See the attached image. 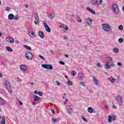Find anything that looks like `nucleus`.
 Listing matches in <instances>:
<instances>
[{"label":"nucleus","instance_id":"nucleus-1","mask_svg":"<svg viewBox=\"0 0 124 124\" xmlns=\"http://www.w3.org/2000/svg\"><path fill=\"white\" fill-rule=\"evenodd\" d=\"M102 28L103 30L105 31H109L111 29L110 25L107 23H104L102 24Z\"/></svg>","mask_w":124,"mask_h":124},{"label":"nucleus","instance_id":"nucleus-2","mask_svg":"<svg viewBox=\"0 0 124 124\" xmlns=\"http://www.w3.org/2000/svg\"><path fill=\"white\" fill-rule=\"evenodd\" d=\"M112 10L114 14H118V12H119V6L116 3L113 4Z\"/></svg>","mask_w":124,"mask_h":124},{"label":"nucleus","instance_id":"nucleus-3","mask_svg":"<svg viewBox=\"0 0 124 124\" xmlns=\"http://www.w3.org/2000/svg\"><path fill=\"white\" fill-rule=\"evenodd\" d=\"M4 85L5 87H6V89L8 91V92L11 93V87L10 86V83L8 82V81L5 80L4 82Z\"/></svg>","mask_w":124,"mask_h":124},{"label":"nucleus","instance_id":"nucleus-4","mask_svg":"<svg viewBox=\"0 0 124 124\" xmlns=\"http://www.w3.org/2000/svg\"><path fill=\"white\" fill-rule=\"evenodd\" d=\"M42 66L43 68H45L46 69H51V70H53V66L51 64H42Z\"/></svg>","mask_w":124,"mask_h":124},{"label":"nucleus","instance_id":"nucleus-5","mask_svg":"<svg viewBox=\"0 0 124 124\" xmlns=\"http://www.w3.org/2000/svg\"><path fill=\"white\" fill-rule=\"evenodd\" d=\"M116 120H117V117L116 115H113L112 116L111 115H108V123H112V121H116Z\"/></svg>","mask_w":124,"mask_h":124},{"label":"nucleus","instance_id":"nucleus-6","mask_svg":"<svg viewBox=\"0 0 124 124\" xmlns=\"http://www.w3.org/2000/svg\"><path fill=\"white\" fill-rule=\"evenodd\" d=\"M25 57L28 60H32V58H33L32 54L30 52H28L25 53Z\"/></svg>","mask_w":124,"mask_h":124},{"label":"nucleus","instance_id":"nucleus-7","mask_svg":"<svg viewBox=\"0 0 124 124\" xmlns=\"http://www.w3.org/2000/svg\"><path fill=\"white\" fill-rule=\"evenodd\" d=\"M116 99L117 102H119L121 104H123V102L124 101V99L123 98V97L121 95L117 96Z\"/></svg>","mask_w":124,"mask_h":124},{"label":"nucleus","instance_id":"nucleus-8","mask_svg":"<svg viewBox=\"0 0 124 124\" xmlns=\"http://www.w3.org/2000/svg\"><path fill=\"white\" fill-rule=\"evenodd\" d=\"M78 77L80 81H83V80H84V78H85V76H84V73L82 72H80L78 75Z\"/></svg>","mask_w":124,"mask_h":124},{"label":"nucleus","instance_id":"nucleus-9","mask_svg":"<svg viewBox=\"0 0 124 124\" xmlns=\"http://www.w3.org/2000/svg\"><path fill=\"white\" fill-rule=\"evenodd\" d=\"M6 41L9 43H14V40L11 37H7L6 38Z\"/></svg>","mask_w":124,"mask_h":124},{"label":"nucleus","instance_id":"nucleus-10","mask_svg":"<svg viewBox=\"0 0 124 124\" xmlns=\"http://www.w3.org/2000/svg\"><path fill=\"white\" fill-rule=\"evenodd\" d=\"M38 35L41 38H44V32L42 31H39L38 32Z\"/></svg>","mask_w":124,"mask_h":124},{"label":"nucleus","instance_id":"nucleus-11","mask_svg":"<svg viewBox=\"0 0 124 124\" xmlns=\"http://www.w3.org/2000/svg\"><path fill=\"white\" fill-rule=\"evenodd\" d=\"M34 18L37 22H39V17L38 16V14L37 12H35L34 14Z\"/></svg>","mask_w":124,"mask_h":124},{"label":"nucleus","instance_id":"nucleus-12","mask_svg":"<svg viewBox=\"0 0 124 124\" xmlns=\"http://www.w3.org/2000/svg\"><path fill=\"white\" fill-rule=\"evenodd\" d=\"M86 9L88 11H89V12H91V13L92 14H95V12L93 10L91 9L90 7H87Z\"/></svg>","mask_w":124,"mask_h":124},{"label":"nucleus","instance_id":"nucleus-13","mask_svg":"<svg viewBox=\"0 0 124 124\" xmlns=\"http://www.w3.org/2000/svg\"><path fill=\"white\" fill-rule=\"evenodd\" d=\"M93 80L95 85H96V86L98 85V84H99L98 80H97V79L95 77H93Z\"/></svg>","mask_w":124,"mask_h":124},{"label":"nucleus","instance_id":"nucleus-14","mask_svg":"<svg viewBox=\"0 0 124 124\" xmlns=\"http://www.w3.org/2000/svg\"><path fill=\"white\" fill-rule=\"evenodd\" d=\"M20 68L21 69V70H23V71H25V70H27V67L25 65L21 64L20 66Z\"/></svg>","mask_w":124,"mask_h":124},{"label":"nucleus","instance_id":"nucleus-15","mask_svg":"<svg viewBox=\"0 0 124 124\" xmlns=\"http://www.w3.org/2000/svg\"><path fill=\"white\" fill-rule=\"evenodd\" d=\"M92 22H93V20H92V19H91V18H88L86 19V23L88 25H92Z\"/></svg>","mask_w":124,"mask_h":124},{"label":"nucleus","instance_id":"nucleus-16","mask_svg":"<svg viewBox=\"0 0 124 124\" xmlns=\"http://www.w3.org/2000/svg\"><path fill=\"white\" fill-rule=\"evenodd\" d=\"M109 63L106 62L105 64V67L106 69H110V66H109Z\"/></svg>","mask_w":124,"mask_h":124},{"label":"nucleus","instance_id":"nucleus-17","mask_svg":"<svg viewBox=\"0 0 124 124\" xmlns=\"http://www.w3.org/2000/svg\"><path fill=\"white\" fill-rule=\"evenodd\" d=\"M33 97L34 101H38L39 100H40V97H38L37 95H34Z\"/></svg>","mask_w":124,"mask_h":124},{"label":"nucleus","instance_id":"nucleus-18","mask_svg":"<svg viewBox=\"0 0 124 124\" xmlns=\"http://www.w3.org/2000/svg\"><path fill=\"white\" fill-rule=\"evenodd\" d=\"M108 79L109 80V81H110V82H111V83H115V82L116 81V79H115V78H114L112 77L110 78H108Z\"/></svg>","mask_w":124,"mask_h":124},{"label":"nucleus","instance_id":"nucleus-19","mask_svg":"<svg viewBox=\"0 0 124 124\" xmlns=\"http://www.w3.org/2000/svg\"><path fill=\"white\" fill-rule=\"evenodd\" d=\"M14 14H11L9 15L8 19L9 20H13V19H14Z\"/></svg>","mask_w":124,"mask_h":124},{"label":"nucleus","instance_id":"nucleus-20","mask_svg":"<svg viewBox=\"0 0 124 124\" xmlns=\"http://www.w3.org/2000/svg\"><path fill=\"white\" fill-rule=\"evenodd\" d=\"M103 0H96V2L98 5H101V3H102Z\"/></svg>","mask_w":124,"mask_h":124},{"label":"nucleus","instance_id":"nucleus-21","mask_svg":"<svg viewBox=\"0 0 124 124\" xmlns=\"http://www.w3.org/2000/svg\"><path fill=\"white\" fill-rule=\"evenodd\" d=\"M0 124H5V117L4 116L2 117V120L0 122Z\"/></svg>","mask_w":124,"mask_h":124},{"label":"nucleus","instance_id":"nucleus-22","mask_svg":"<svg viewBox=\"0 0 124 124\" xmlns=\"http://www.w3.org/2000/svg\"><path fill=\"white\" fill-rule=\"evenodd\" d=\"M6 49L7 50V51H8V52H13V50L12 49V48H11V47H10V46H6Z\"/></svg>","mask_w":124,"mask_h":124},{"label":"nucleus","instance_id":"nucleus-23","mask_svg":"<svg viewBox=\"0 0 124 124\" xmlns=\"http://www.w3.org/2000/svg\"><path fill=\"white\" fill-rule=\"evenodd\" d=\"M54 17L55 15H54V14L52 13L49 14V17L50 18V19H54Z\"/></svg>","mask_w":124,"mask_h":124},{"label":"nucleus","instance_id":"nucleus-24","mask_svg":"<svg viewBox=\"0 0 124 124\" xmlns=\"http://www.w3.org/2000/svg\"><path fill=\"white\" fill-rule=\"evenodd\" d=\"M88 111L89 113H93V108L91 107H89L88 108Z\"/></svg>","mask_w":124,"mask_h":124},{"label":"nucleus","instance_id":"nucleus-25","mask_svg":"<svg viewBox=\"0 0 124 124\" xmlns=\"http://www.w3.org/2000/svg\"><path fill=\"white\" fill-rule=\"evenodd\" d=\"M112 58L111 57H108L107 58V62H108V63H110V62H111Z\"/></svg>","mask_w":124,"mask_h":124},{"label":"nucleus","instance_id":"nucleus-26","mask_svg":"<svg viewBox=\"0 0 124 124\" xmlns=\"http://www.w3.org/2000/svg\"><path fill=\"white\" fill-rule=\"evenodd\" d=\"M4 104V101L3 99L0 98V105H3Z\"/></svg>","mask_w":124,"mask_h":124},{"label":"nucleus","instance_id":"nucleus-27","mask_svg":"<svg viewBox=\"0 0 124 124\" xmlns=\"http://www.w3.org/2000/svg\"><path fill=\"white\" fill-rule=\"evenodd\" d=\"M45 29L47 32H51V29H50V27H49V26L46 27Z\"/></svg>","mask_w":124,"mask_h":124},{"label":"nucleus","instance_id":"nucleus-28","mask_svg":"<svg viewBox=\"0 0 124 124\" xmlns=\"http://www.w3.org/2000/svg\"><path fill=\"white\" fill-rule=\"evenodd\" d=\"M24 47L26 49H27V50H31V46H28L27 45H24Z\"/></svg>","mask_w":124,"mask_h":124},{"label":"nucleus","instance_id":"nucleus-29","mask_svg":"<svg viewBox=\"0 0 124 124\" xmlns=\"http://www.w3.org/2000/svg\"><path fill=\"white\" fill-rule=\"evenodd\" d=\"M77 21L78 23H82V19L80 18V17H78L77 18Z\"/></svg>","mask_w":124,"mask_h":124},{"label":"nucleus","instance_id":"nucleus-30","mask_svg":"<svg viewBox=\"0 0 124 124\" xmlns=\"http://www.w3.org/2000/svg\"><path fill=\"white\" fill-rule=\"evenodd\" d=\"M71 74L72 76H76V75L77 74V73L76 72L72 71L71 73Z\"/></svg>","mask_w":124,"mask_h":124},{"label":"nucleus","instance_id":"nucleus-31","mask_svg":"<svg viewBox=\"0 0 124 124\" xmlns=\"http://www.w3.org/2000/svg\"><path fill=\"white\" fill-rule=\"evenodd\" d=\"M113 52H114V53H119V49H118V48L115 47L113 49Z\"/></svg>","mask_w":124,"mask_h":124},{"label":"nucleus","instance_id":"nucleus-32","mask_svg":"<svg viewBox=\"0 0 124 124\" xmlns=\"http://www.w3.org/2000/svg\"><path fill=\"white\" fill-rule=\"evenodd\" d=\"M14 20H19V16H18L17 15L15 16H14Z\"/></svg>","mask_w":124,"mask_h":124},{"label":"nucleus","instance_id":"nucleus-33","mask_svg":"<svg viewBox=\"0 0 124 124\" xmlns=\"http://www.w3.org/2000/svg\"><path fill=\"white\" fill-rule=\"evenodd\" d=\"M118 41L120 43H123V42H124V39H123L122 38H120L119 39Z\"/></svg>","mask_w":124,"mask_h":124},{"label":"nucleus","instance_id":"nucleus-34","mask_svg":"<svg viewBox=\"0 0 124 124\" xmlns=\"http://www.w3.org/2000/svg\"><path fill=\"white\" fill-rule=\"evenodd\" d=\"M71 112H72V108H69L67 110V113H68V114H70V113H71Z\"/></svg>","mask_w":124,"mask_h":124},{"label":"nucleus","instance_id":"nucleus-35","mask_svg":"<svg viewBox=\"0 0 124 124\" xmlns=\"http://www.w3.org/2000/svg\"><path fill=\"white\" fill-rule=\"evenodd\" d=\"M68 85H69V86H72V82H71L70 80H68Z\"/></svg>","mask_w":124,"mask_h":124},{"label":"nucleus","instance_id":"nucleus-36","mask_svg":"<svg viewBox=\"0 0 124 124\" xmlns=\"http://www.w3.org/2000/svg\"><path fill=\"white\" fill-rule=\"evenodd\" d=\"M118 29H119V30H120V31H122V30H123L124 27H123L122 25H120V26L118 27Z\"/></svg>","mask_w":124,"mask_h":124},{"label":"nucleus","instance_id":"nucleus-37","mask_svg":"<svg viewBox=\"0 0 124 124\" xmlns=\"http://www.w3.org/2000/svg\"><path fill=\"white\" fill-rule=\"evenodd\" d=\"M39 57L40 58V59H41V60H43V61H45V58L43 56L39 55Z\"/></svg>","mask_w":124,"mask_h":124},{"label":"nucleus","instance_id":"nucleus-38","mask_svg":"<svg viewBox=\"0 0 124 124\" xmlns=\"http://www.w3.org/2000/svg\"><path fill=\"white\" fill-rule=\"evenodd\" d=\"M59 63H60V64H62V65H64L65 64V63H64V62L62 61H60Z\"/></svg>","mask_w":124,"mask_h":124},{"label":"nucleus","instance_id":"nucleus-39","mask_svg":"<svg viewBox=\"0 0 124 124\" xmlns=\"http://www.w3.org/2000/svg\"><path fill=\"white\" fill-rule=\"evenodd\" d=\"M31 37H34V36H35V34H34V32H31Z\"/></svg>","mask_w":124,"mask_h":124},{"label":"nucleus","instance_id":"nucleus-40","mask_svg":"<svg viewBox=\"0 0 124 124\" xmlns=\"http://www.w3.org/2000/svg\"><path fill=\"white\" fill-rule=\"evenodd\" d=\"M91 2L92 3V4H93V5H95V4H96V3L95 2V1L92 0L91 1Z\"/></svg>","mask_w":124,"mask_h":124},{"label":"nucleus","instance_id":"nucleus-41","mask_svg":"<svg viewBox=\"0 0 124 124\" xmlns=\"http://www.w3.org/2000/svg\"><path fill=\"white\" fill-rule=\"evenodd\" d=\"M11 9V8H9V7H7L6 8V11H10V10Z\"/></svg>","mask_w":124,"mask_h":124},{"label":"nucleus","instance_id":"nucleus-42","mask_svg":"<svg viewBox=\"0 0 124 124\" xmlns=\"http://www.w3.org/2000/svg\"><path fill=\"white\" fill-rule=\"evenodd\" d=\"M52 121L53 123H56L57 122V120L56 119L52 118Z\"/></svg>","mask_w":124,"mask_h":124},{"label":"nucleus","instance_id":"nucleus-43","mask_svg":"<svg viewBox=\"0 0 124 124\" xmlns=\"http://www.w3.org/2000/svg\"><path fill=\"white\" fill-rule=\"evenodd\" d=\"M96 65L98 67H100V66H101V64H100V63L99 62H98L97 64H96Z\"/></svg>","mask_w":124,"mask_h":124},{"label":"nucleus","instance_id":"nucleus-44","mask_svg":"<svg viewBox=\"0 0 124 124\" xmlns=\"http://www.w3.org/2000/svg\"><path fill=\"white\" fill-rule=\"evenodd\" d=\"M82 120H83V121H84V122H88V120L87 119H86L85 117H82Z\"/></svg>","mask_w":124,"mask_h":124},{"label":"nucleus","instance_id":"nucleus-45","mask_svg":"<svg viewBox=\"0 0 124 124\" xmlns=\"http://www.w3.org/2000/svg\"><path fill=\"white\" fill-rule=\"evenodd\" d=\"M38 94H39V95H40V96H42L43 95V93H42V92H39L38 93Z\"/></svg>","mask_w":124,"mask_h":124},{"label":"nucleus","instance_id":"nucleus-46","mask_svg":"<svg viewBox=\"0 0 124 124\" xmlns=\"http://www.w3.org/2000/svg\"><path fill=\"white\" fill-rule=\"evenodd\" d=\"M44 26H45V28H47V27H48V25L47 24V23H46L45 22L44 23Z\"/></svg>","mask_w":124,"mask_h":124},{"label":"nucleus","instance_id":"nucleus-47","mask_svg":"<svg viewBox=\"0 0 124 124\" xmlns=\"http://www.w3.org/2000/svg\"><path fill=\"white\" fill-rule=\"evenodd\" d=\"M56 83L57 86H61V83H60L59 81H56Z\"/></svg>","mask_w":124,"mask_h":124},{"label":"nucleus","instance_id":"nucleus-48","mask_svg":"<svg viewBox=\"0 0 124 124\" xmlns=\"http://www.w3.org/2000/svg\"><path fill=\"white\" fill-rule=\"evenodd\" d=\"M64 30H65V31H68V27L67 26H66L64 28Z\"/></svg>","mask_w":124,"mask_h":124},{"label":"nucleus","instance_id":"nucleus-49","mask_svg":"<svg viewBox=\"0 0 124 124\" xmlns=\"http://www.w3.org/2000/svg\"><path fill=\"white\" fill-rule=\"evenodd\" d=\"M18 102L19 103V104H20V105H23V103L22 102H21V101H20V100H18Z\"/></svg>","mask_w":124,"mask_h":124},{"label":"nucleus","instance_id":"nucleus-50","mask_svg":"<svg viewBox=\"0 0 124 124\" xmlns=\"http://www.w3.org/2000/svg\"><path fill=\"white\" fill-rule=\"evenodd\" d=\"M51 112L52 113H53V114H55V109H54L53 108H52Z\"/></svg>","mask_w":124,"mask_h":124},{"label":"nucleus","instance_id":"nucleus-51","mask_svg":"<svg viewBox=\"0 0 124 124\" xmlns=\"http://www.w3.org/2000/svg\"><path fill=\"white\" fill-rule=\"evenodd\" d=\"M34 93L35 94H38V92H37V91L36 90L34 92Z\"/></svg>","mask_w":124,"mask_h":124},{"label":"nucleus","instance_id":"nucleus-52","mask_svg":"<svg viewBox=\"0 0 124 124\" xmlns=\"http://www.w3.org/2000/svg\"><path fill=\"white\" fill-rule=\"evenodd\" d=\"M118 65H119V66H122V63L121 62H118L117 63Z\"/></svg>","mask_w":124,"mask_h":124},{"label":"nucleus","instance_id":"nucleus-53","mask_svg":"<svg viewBox=\"0 0 124 124\" xmlns=\"http://www.w3.org/2000/svg\"><path fill=\"white\" fill-rule=\"evenodd\" d=\"M80 85H81V86H82V87H84V83H83V82H80Z\"/></svg>","mask_w":124,"mask_h":124},{"label":"nucleus","instance_id":"nucleus-54","mask_svg":"<svg viewBox=\"0 0 124 124\" xmlns=\"http://www.w3.org/2000/svg\"><path fill=\"white\" fill-rule=\"evenodd\" d=\"M113 108L114 109H116V108H117V107H116V105H113Z\"/></svg>","mask_w":124,"mask_h":124},{"label":"nucleus","instance_id":"nucleus-55","mask_svg":"<svg viewBox=\"0 0 124 124\" xmlns=\"http://www.w3.org/2000/svg\"><path fill=\"white\" fill-rule=\"evenodd\" d=\"M25 7H26V8H28V7H29V5H28V4H25Z\"/></svg>","mask_w":124,"mask_h":124},{"label":"nucleus","instance_id":"nucleus-56","mask_svg":"<svg viewBox=\"0 0 124 124\" xmlns=\"http://www.w3.org/2000/svg\"><path fill=\"white\" fill-rule=\"evenodd\" d=\"M105 108H107V109H108V106L106 105L105 106Z\"/></svg>","mask_w":124,"mask_h":124},{"label":"nucleus","instance_id":"nucleus-57","mask_svg":"<svg viewBox=\"0 0 124 124\" xmlns=\"http://www.w3.org/2000/svg\"><path fill=\"white\" fill-rule=\"evenodd\" d=\"M16 44H18L19 41H18V40L16 41Z\"/></svg>","mask_w":124,"mask_h":124},{"label":"nucleus","instance_id":"nucleus-58","mask_svg":"<svg viewBox=\"0 0 124 124\" xmlns=\"http://www.w3.org/2000/svg\"><path fill=\"white\" fill-rule=\"evenodd\" d=\"M32 104H33V105H35V104H36L35 102H33L32 103Z\"/></svg>","mask_w":124,"mask_h":124},{"label":"nucleus","instance_id":"nucleus-59","mask_svg":"<svg viewBox=\"0 0 124 124\" xmlns=\"http://www.w3.org/2000/svg\"><path fill=\"white\" fill-rule=\"evenodd\" d=\"M63 26H64V25L62 24L61 25V28H62V29H64V27H63Z\"/></svg>","mask_w":124,"mask_h":124},{"label":"nucleus","instance_id":"nucleus-60","mask_svg":"<svg viewBox=\"0 0 124 124\" xmlns=\"http://www.w3.org/2000/svg\"><path fill=\"white\" fill-rule=\"evenodd\" d=\"M63 26H64V25L62 24L61 25V28H62V29H64V27H63Z\"/></svg>","mask_w":124,"mask_h":124},{"label":"nucleus","instance_id":"nucleus-61","mask_svg":"<svg viewBox=\"0 0 124 124\" xmlns=\"http://www.w3.org/2000/svg\"><path fill=\"white\" fill-rule=\"evenodd\" d=\"M64 56L66 57V58H68V55L65 54Z\"/></svg>","mask_w":124,"mask_h":124},{"label":"nucleus","instance_id":"nucleus-62","mask_svg":"<svg viewBox=\"0 0 124 124\" xmlns=\"http://www.w3.org/2000/svg\"><path fill=\"white\" fill-rule=\"evenodd\" d=\"M64 39H67V37L66 36H64Z\"/></svg>","mask_w":124,"mask_h":124},{"label":"nucleus","instance_id":"nucleus-63","mask_svg":"<svg viewBox=\"0 0 124 124\" xmlns=\"http://www.w3.org/2000/svg\"><path fill=\"white\" fill-rule=\"evenodd\" d=\"M34 24L35 25H37V21H34Z\"/></svg>","mask_w":124,"mask_h":124},{"label":"nucleus","instance_id":"nucleus-64","mask_svg":"<svg viewBox=\"0 0 124 124\" xmlns=\"http://www.w3.org/2000/svg\"><path fill=\"white\" fill-rule=\"evenodd\" d=\"M122 9H123V11H124V6H123V7H122Z\"/></svg>","mask_w":124,"mask_h":124}]
</instances>
